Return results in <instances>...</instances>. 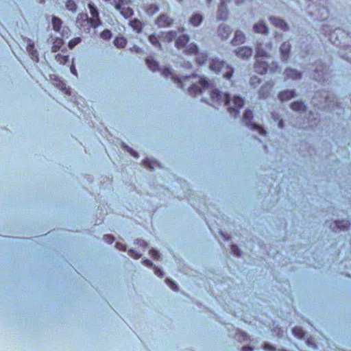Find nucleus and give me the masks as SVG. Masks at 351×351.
Returning <instances> with one entry per match:
<instances>
[{
  "mask_svg": "<svg viewBox=\"0 0 351 351\" xmlns=\"http://www.w3.org/2000/svg\"><path fill=\"white\" fill-rule=\"evenodd\" d=\"M165 77L171 76V80L183 89H187L191 95H197L200 93H207L210 95L212 104H224L228 106V112L236 117L239 110L244 104L243 99L239 96H234L231 99L229 94L223 93L215 88L210 82L205 78L193 74L182 77L174 75L169 69H165L162 71Z\"/></svg>",
  "mask_w": 351,
  "mask_h": 351,
  "instance_id": "obj_1",
  "label": "nucleus"
},
{
  "mask_svg": "<svg viewBox=\"0 0 351 351\" xmlns=\"http://www.w3.org/2000/svg\"><path fill=\"white\" fill-rule=\"evenodd\" d=\"M208 67L211 71L221 75L227 80H230L234 73L232 66L217 58H211L208 60Z\"/></svg>",
  "mask_w": 351,
  "mask_h": 351,
  "instance_id": "obj_2",
  "label": "nucleus"
},
{
  "mask_svg": "<svg viewBox=\"0 0 351 351\" xmlns=\"http://www.w3.org/2000/svg\"><path fill=\"white\" fill-rule=\"evenodd\" d=\"M114 6V9L125 18L129 19L134 14L133 10L130 7V0H104Z\"/></svg>",
  "mask_w": 351,
  "mask_h": 351,
  "instance_id": "obj_3",
  "label": "nucleus"
},
{
  "mask_svg": "<svg viewBox=\"0 0 351 351\" xmlns=\"http://www.w3.org/2000/svg\"><path fill=\"white\" fill-rule=\"evenodd\" d=\"M76 24L80 29L86 33H89L91 27H94L93 25L92 20L88 18L86 14L83 13H80L77 15Z\"/></svg>",
  "mask_w": 351,
  "mask_h": 351,
  "instance_id": "obj_4",
  "label": "nucleus"
},
{
  "mask_svg": "<svg viewBox=\"0 0 351 351\" xmlns=\"http://www.w3.org/2000/svg\"><path fill=\"white\" fill-rule=\"evenodd\" d=\"M271 47L270 43L266 44L258 43L256 47V58H269V51L271 50Z\"/></svg>",
  "mask_w": 351,
  "mask_h": 351,
  "instance_id": "obj_5",
  "label": "nucleus"
},
{
  "mask_svg": "<svg viewBox=\"0 0 351 351\" xmlns=\"http://www.w3.org/2000/svg\"><path fill=\"white\" fill-rule=\"evenodd\" d=\"M252 117H253L252 112L250 110H245V112L243 114V121L247 126H250L251 130H257L260 134H262V135L265 134L266 131L262 127H261L256 124H254V123H251Z\"/></svg>",
  "mask_w": 351,
  "mask_h": 351,
  "instance_id": "obj_6",
  "label": "nucleus"
},
{
  "mask_svg": "<svg viewBox=\"0 0 351 351\" xmlns=\"http://www.w3.org/2000/svg\"><path fill=\"white\" fill-rule=\"evenodd\" d=\"M88 7L91 14L90 19L92 20L93 25L94 28L99 27L101 25V21L99 19V14L97 8L93 3H89Z\"/></svg>",
  "mask_w": 351,
  "mask_h": 351,
  "instance_id": "obj_7",
  "label": "nucleus"
},
{
  "mask_svg": "<svg viewBox=\"0 0 351 351\" xmlns=\"http://www.w3.org/2000/svg\"><path fill=\"white\" fill-rule=\"evenodd\" d=\"M230 0H220V4L219 5L217 17L219 20H226L228 16V8H227V3L229 2Z\"/></svg>",
  "mask_w": 351,
  "mask_h": 351,
  "instance_id": "obj_8",
  "label": "nucleus"
},
{
  "mask_svg": "<svg viewBox=\"0 0 351 351\" xmlns=\"http://www.w3.org/2000/svg\"><path fill=\"white\" fill-rule=\"evenodd\" d=\"M319 97V94H316L315 96L313 97V102L315 104H317L316 103L317 99ZM320 97L324 100V102L326 104L328 108H330V106L332 104H335V97L333 95H329L328 92L324 91L320 94Z\"/></svg>",
  "mask_w": 351,
  "mask_h": 351,
  "instance_id": "obj_9",
  "label": "nucleus"
},
{
  "mask_svg": "<svg viewBox=\"0 0 351 351\" xmlns=\"http://www.w3.org/2000/svg\"><path fill=\"white\" fill-rule=\"evenodd\" d=\"M173 19L165 14H160L156 20V24L160 27H169L173 24Z\"/></svg>",
  "mask_w": 351,
  "mask_h": 351,
  "instance_id": "obj_10",
  "label": "nucleus"
},
{
  "mask_svg": "<svg viewBox=\"0 0 351 351\" xmlns=\"http://www.w3.org/2000/svg\"><path fill=\"white\" fill-rule=\"evenodd\" d=\"M235 53L237 57L247 59L252 56V49L248 47H241L236 49Z\"/></svg>",
  "mask_w": 351,
  "mask_h": 351,
  "instance_id": "obj_11",
  "label": "nucleus"
},
{
  "mask_svg": "<svg viewBox=\"0 0 351 351\" xmlns=\"http://www.w3.org/2000/svg\"><path fill=\"white\" fill-rule=\"evenodd\" d=\"M290 50L291 45L288 42H285L281 45L280 51L282 62H287L289 59Z\"/></svg>",
  "mask_w": 351,
  "mask_h": 351,
  "instance_id": "obj_12",
  "label": "nucleus"
},
{
  "mask_svg": "<svg viewBox=\"0 0 351 351\" xmlns=\"http://www.w3.org/2000/svg\"><path fill=\"white\" fill-rule=\"evenodd\" d=\"M268 63L266 61L262 60L261 58H256V62L254 66L256 72L259 74L263 75L267 73Z\"/></svg>",
  "mask_w": 351,
  "mask_h": 351,
  "instance_id": "obj_13",
  "label": "nucleus"
},
{
  "mask_svg": "<svg viewBox=\"0 0 351 351\" xmlns=\"http://www.w3.org/2000/svg\"><path fill=\"white\" fill-rule=\"evenodd\" d=\"M269 20L272 25L282 30L286 31L289 29L288 25L280 18L270 16Z\"/></svg>",
  "mask_w": 351,
  "mask_h": 351,
  "instance_id": "obj_14",
  "label": "nucleus"
},
{
  "mask_svg": "<svg viewBox=\"0 0 351 351\" xmlns=\"http://www.w3.org/2000/svg\"><path fill=\"white\" fill-rule=\"evenodd\" d=\"M285 79L298 80L300 79L302 73L295 69L287 68L285 72Z\"/></svg>",
  "mask_w": 351,
  "mask_h": 351,
  "instance_id": "obj_15",
  "label": "nucleus"
},
{
  "mask_svg": "<svg viewBox=\"0 0 351 351\" xmlns=\"http://www.w3.org/2000/svg\"><path fill=\"white\" fill-rule=\"evenodd\" d=\"M274 86V82H268L261 86L259 90V96L262 98H266L269 95L271 90Z\"/></svg>",
  "mask_w": 351,
  "mask_h": 351,
  "instance_id": "obj_16",
  "label": "nucleus"
},
{
  "mask_svg": "<svg viewBox=\"0 0 351 351\" xmlns=\"http://www.w3.org/2000/svg\"><path fill=\"white\" fill-rule=\"evenodd\" d=\"M295 95L296 94L294 90H286L278 94V99L281 101H286L295 97Z\"/></svg>",
  "mask_w": 351,
  "mask_h": 351,
  "instance_id": "obj_17",
  "label": "nucleus"
},
{
  "mask_svg": "<svg viewBox=\"0 0 351 351\" xmlns=\"http://www.w3.org/2000/svg\"><path fill=\"white\" fill-rule=\"evenodd\" d=\"M253 30L258 34H267L268 33V27L263 21H260L254 24L253 26Z\"/></svg>",
  "mask_w": 351,
  "mask_h": 351,
  "instance_id": "obj_18",
  "label": "nucleus"
},
{
  "mask_svg": "<svg viewBox=\"0 0 351 351\" xmlns=\"http://www.w3.org/2000/svg\"><path fill=\"white\" fill-rule=\"evenodd\" d=\"M219 34L221 36L222 39H228L231 34V29L229 26L226 25H221L219 26L218 29Z\"/></svg>",
  "mask_w": 351,
  "mask_h": 351,
  "instance_id": "obj_19",
  "label": "nucleus"
},
{
  "mask_svg": "<svg viewBox=\"0 0 351 351\" xmlns=\"http://www.w3.org/2000/svg\"><path fill=\"white\" fill-rule=\"evenodd\" d=\"M245 36L243 32L241 30H237L234 34V37L232 40V43L234 45L242 44L245 42Z\"/></svg>",
  "mask_w": 351,
  "mask_h": 351,
  "instance_id": "obj_20",
  "label": "nucleus"
},
{
  "mask_svg": "<svg viewBox=\"0 0 351 351\" xmlns=\"http://www.w3.org/2000/svg\"><path fill=\"white\" fill-rule=\"evenodd\" d=\"M189 40V36L186 34H183L178 38L176 40V47L178 49L184 47Z\"/></svg>",
  "mask_w": 351,
  "mask_h": 351,
  "instance_id": "obj_21",
  "label": "nucleus"
},
{
  "mask_svg": "<svg viewBox=\"0 0 351 351\" xmlns=\"http://www.w3.org/2000/svg\"><path fill=\"white\" fill-rule=\"evenodd\" d=\"M350 223L349 221L347 220H342V221H335L334 222V224L331 226V228L332 230H335V228L339 229L340 230H343L346 228H347L348 226H350Z\"/></svg>",
  "mask_w": 351,
  "mask_h": 351,
  "instance_id": "obj_22",
  "label": "nucleus"
},
{
  "mask_svg": "<svg viewBox=\"0 0 351 351\" xmlns=\"http://www.w3.org/2000/svg\"><path fill=\"white\" fill-rule=\"evenodd\" d=\"M326 67L324 66L322 64H320V69H318L317 67L315 69V75L314 78L317 81H321L322 79L324 80L326 72Z\"/></svg>",
  "mask_w": 351,
  "mask_h": 351,
  "instance_id": "obj_23",
  "label": "nucleus"
},
{
  "mask_svg": "<svg viewBox=\"0 0 351 351\" xmlns=\"http://www.w3.org/2000/svg\"><path fill=\"white\" fill-rule=\"evenodd\" d=\"M291 108L296 112H303L306 110V106L302 101H295L291 104Z\"/></svg>",
  "mask_w": 351,
  "mask_h": 351,
  "instance_id": "obj_24",
  "label": "nucleus"
},
{
  "mask_svg": "<svg viewBox=\"0 0 351 351\" xmlns=\"http://www.w3.org/2000/svg\"><path fill=\"white\" fill-rule=\"evenodd\" d=\"M202 19L203 18L201 14H195L191 16L189 21L192 25L194 27H197L201 24Z\"/></svg>",
  "mask_w": 351,
  "mask_h": 351,
  "instance_id": "obj_25",
  "label": "nucleus"
},
{
  "mask_svg": "<svg viewBox=\"0 0 351 351\" xmlns=\"http://www.w3.org/2000/svg\"><path fill=\"white\" fill-rule=\"evenodd\" d=\"M62 24V21L57 17L53 16L52 18V25L54 31L59 32L60 31L61 27Z\"/></svg>",
  "mask_w": 351,
  "mask_h": 351,
  "instance_id": "obj_26",
  "label": "nucleus"
},
{
  "mask_svg": "<svg viewBox=\"0 0 351 351\" xmlns=\"http://www.w3.org/2000/svg\"><path fill=\"white\" fill-rule=\"evenodd\" d=\"M130 25L132 27V29L134 31H136V32L139 33L141 32L143 25H142L141 22L139 20H138L136 19L132 20L130 22Z\"/></svg>",
  "mask_w": 351,
  "mask_h": 351,
  "instance_id": "obj_27",
  "label": "nucleus"
},
{
  "mask_svg": "<svg viewBox=\"0 0 351 351\" xmlns=\"http://www.w3.org/2000/svg\"><path fill=\"white\" fill-rule=\"evenodd\" d=\"M177 36V32L176 31H169L167 33L162 34V38L164 40L167 42H171L174 40Z\"/></svg>",
  "mask_w": 351,
  "mask_h": 351,
  "instance_id": "obj_28",
  "label": "nucleus"
},
{
  "mask_svg": "<svg viewBox=\"0 0 351 351\" xmlns=\"http://www.w3.org/2000/svg\"><path fill=\"white\" fill-rule=\"evenodd\" d=\"M146 63L149 69H151L152 71H156L158 68V62H156L152 57H149L146 59Z\"/></svg>",
  "mask_w": 351,
  "mask_h": 351,
  "instance_id": "obj_29",
  "label": "nucleus"
},
{
  "mask_svg": "<svg viewBox=\"0 0 351 351\" xmlns=\"http://www.w3.org/2000/svg\"><path fill=\"white\" fill-rule=\"evenodd\" d=\"M126 39L123 37H117L114 40V45L118 48H123L126 45Z\"/></svg>",
  "mask_w": 351,
  "mask_h": 351,
  "instance_id": "obj_30",
  "label": "nucleus"
},
{
  "mask_svg": "<svg viewBox=\"0 0 351 351\" xmlns=\"http://www.w3.org/2000/svg\"><path fill=\"white\" fill-rule=\"evenodd\" d=\"M207 60V55L204 53H197L196 62L199 65H203Z\"/></svg>",
  "mask_w": 351,
  "mask_h": 351,
  "instance_id": "obj_31",
  "label": "nucleus"
},
{
  "mask_svg": "<svg viewBox=\"0 0 351 351\" xmlns=\"http://www.w3.org/2000/svg\"><path fill=\"white\" fill-rule=\"evenodd\" d=\"M280 67H279L278 64H277V62H272L270 64L268 63L267 72L273 73H275L277 71L280 72Z\"/></svg>",
  "mask_w": 351,
  "mask_h": 351,
  "instance_id": "obj_32",
  "label": "nucleus"
},
{
  "mask_svg": "<svg viewBox=\"0 0 351 351\" xmlns=\"http://www.w3.org/2000/svg\"><path fill=\"white\" fill-rule=\"evenodd\" d=\"M62 44H63V41L61 38H56V40H54V42L53 43L52 47H51L52 51L56 52L58 50L60 49V48L61 47Z\"/></svg>",
  "mask_w": 351,
  "mask_h": 351,
  "instance_id": "obj_33",
  "label": "nucleus"
},
{
  "mask_svg": "<svg viewBox=\"0 0 351 351\" xmlns=\"http://www.w3.org/2000/svg\"><path fill=\"white\" fill-rule=\"evenodd\" d=\"M158 10H159V8L157 5L151 4L147 8L146 12L148 15H154L157 12H158Z\"/></svg>",
  "mask_w": 351,
  "mask_h": 351,
  "instance_id": "obj_34",
  "label": "nucleus"
},
{
  "mask_svg": "<svg viewBox=\"0 0 351 351\" xmlns=\"http://www.w3.org/2000/svg\"><path fill=\"white\" fill-rule=\"evenodd\" d=\"M186 52L189 54H193L198 53L197 46L194 43H190L186 49Z\"/></svg>",
  "mask_w": 351,
  "mask_h": 351,
  "instance_id": "obj_35",
  "label": "nucleus"
},
{
  "mask_svg": "<svg viewBox=\"0 0 351 351\" xmlns=\"http://www.w3.org/2000/svg\"><path fill=\"white\" fill-rule=\"evenodd\" d=\"M66 8L72 12L77 11V5L73 0H67L66 2Z\"/></svg>",
  "mask_w": 351,
  "mask_h": 351,
  "instance_id": "obj_36",
  "label": "nucleus"
},
{
  "mask_svg": "<svg viewBox=\"0 0 351 351\" xmlns=\"http://www.w3.org/2000/svg\"><path fill=\"white\" fill-rule=\"evenodd\" d=\"M56 60L61 64H66L69 60V56L62 55L58 53L56 56Z\"/></svg>",
  "mask_w": 351,
  "mask_h": 351,
  "instance_id": "obj_37",
  "label": "nucleus"
},
{
  "mask_svg": "<svg viewBox=\"0 0 351 351\" xmlns=\"http://www.w3.org/2000/svg\"><path fill=\"white\" fill-rule=\"evenodd\" d=\"M293 334L299 339H302L304 337V332L300 327L293 328Z\"/></svg>",
  "mask_w": 351,
  "mask_h": 351,
  "instance_id": "obj_38",
  "label": "nucleus"
},
{
  "mask_svg": "<svg viewBox=\"0 0 351 351\" xmlns=\"http://www.w3.org/2000/svg\"><path fill=\"white\" fill-rule=\"evenodd\" d=\"M149 42L155 47H160V44L159 43L158 37L156 35H150L149 36Z\"/></svg>",
  "mask_w": 351,
  "mask_h": 351,
  "instance_id": "obj_39",
  "label": "nucleus"
},
{
  "mask_svg": "<svg viewBox=\"0 0 351 351\" xmlns=\"http://www.w3.org/2000/svg\"><path fill=\"white\" fill-rule=\"evenodd\" d=\"M81 42V38L77 37L71 40L69 42L68 46L70 49H73L75 45H78Z\"/></svg>",
  "mask_w": 351,
  "mask_h": 351,
  "instance_id": "obj_40",
  "label": "nucleus"
},
{
  "mask_svg": "<svg viewBox=\"0 0 351 351\" xmlns=\"http://www.w3.org/2000/svg\"><path fill=\"white\" fill-rule=\"evenodd\" d=\"M111 32L108 29L104 30L100 34L101 38L104 40H109L111 38Z\"/></svg>",
  "mask_w": 351,
  "mask_h": 351,
  "instance_id": "obj_41",
  "label": "nucleus"
},
{
  "mask_svg": "<svg viewBox=\"0 0 351 351\" xmlns=\"http://www.w3.org/2000/svg\"><path fill=\"white\" fill-rule=\"evenodd\" d=\"M34 49L35 48L34 42L31 39L28 38L27 40V51L29 52Z\"/></svg>",
  "mask_w": 351,
  "mask_h": 351,
  "instance_id": "obj_42",
  "label": "nucleus"
},
{
  "mask_svg": "<svg viewBox=\"0 0 351 351\" xmlns=\"http://www.w3.org/2000/svg\"><path fill=\"white\" fill-rule=\"evenodd\" d=\"M129 254L130 256H132V258H134L135 259H138L141 256V254H139L138 252H136L134 250H130Z\"/></svg>",
  "mask_w": 351,
  "mask_h": 351,
  "instance_id": "obj_43",
  "label": "nucleus"
},
{
  "mask_svg": "<svg viewBox=\"0 0 351 351\" xmlns=\"http://www.w3.org/2000/svg\"><path fill=\"white\" fill-rule=\"evenodd\" d=\"M167 282L168 284V285L171 287V289L173 291H177L178 290V287H177V285L172 280H169V279H167Z\"/></svg>",
  "mask_w": 351,
  "mask_h": 351,
  "instance_id": "obj_44",
  "label": "nucleus"
},
{
  "mask_svg": "<svg viewBox=\"0 0 351 351\" xmlns=\"http://www.w3.org/2000/svg\"><path fill=\"white\" fill-rule=\"evenodd\" d=\"M150 254H151L152 256L154 259L158 260V259H159V258H160V253H159L157 250H154V249H152V250H150Z\"/></svg>",
  "mask_w": 351,
  "mask_h": 351,
  "instance_id": "obj_45",
  "label": "nucleus"
},
{
  "mask_svg": "<svg viewBox=\"0 0 351 351\" xmlns=\"http://www.w3.org/2000/svg\"><path fill=\"white\" fill-rule=\"evenodd\" d=\"M231 251L234 255L240 256V250L237 245H232L231 246Z\"/></svg>",
  "mask_w": 351,
  "mask_h": 351,
  "instance_id": "obj_46",
  "label": "nucleus"
},
{
  "mask_svg": "<svg viewBox=\"0 0 351 351\" xmlns=\"http://www.w3.org/2000/svg\"><path fill=\"white\" fill-rule=\"evenodd\" d=\"M123 146L127 149V150L135 158H138V154L132 150L130 147L125 145H123Z\"/></svg>",
  "mask_w": 351,
  "mask_h": 351,
  "instance_id": "obj_47",
  "label": "nucleus"
},
{
  "mask_svg": "<svg viewBox=\"0 0 351 351\" xmlns=\"http://www.w3.org/2000/svg\"><path fill=\"white\" fill-rule=\"evenodd\" d=\"M104 239L105 241L108 243H112L114 241V238L110 235H104Z\"/></svg>",
  "mask_w": 351,
  "mask_h": 351,
  "instance_id": "obj_48",
  "label": "nucleus"
},
{
  "mask_svg": "<svg viewBox=\"0 0 351 351\" xmlns=\"http://www.w3.org/2000/svg\"><path fill=\"white\" fill-rule=\"evenodd\" d=\"M250 83L252 85L255 86L256 84L260 83V80L256 77H251Z\"/></svg>",
  "mask_w": 351,
  "mask_h": 351,
  "instance_id": "obj_49",
  "label": "nucleus"
},
{
  "mask_svg": "<svg viewBox=\"0 0 351 351\" xmlns=\"http://www.w3.org/2000/svg\"><path fill=\"white\" fill-rule=\"evenodd\" d=\"M29 53L31 55L32 59H34V58H36L37 60L38 59V52L36 49H34L32 51H29Z\"/></svg>",
  "mask_w": 351,
  "mask_h": 351,
  "instance_id": "obj_50",
  "label": "nucleus"
},
{
  "mask_svg": "<svg viewBox=\"0 0 351 351\" xmlns=\"http://www.w3.org/2000/svg\"><path fill=\"white\" fill-rule=\"evenodd\" d=\"M264 349L265 350H267V351H273V350H274V347L271 346V345L268 344V343H265Z\"/></svg>",
  "mask_w": 351,
  "mask_h": 351,
  "instance_id": "obj_51",
  "label": "nucleus"
},
{
  "mask_svg": "<svg viewBox=\"0 0 351 351\" xmlns=\"http://www.w3.org/2000/svg\"><path fill=\"white\" fill-rule=\"evenodd\" d=\"M137 243L140 245V246H142L143 247H147V243L143 241V240H138L137 241Z\"/></svg>",
  "mask_w": 351,
  "mask_h": 351,
  "instance_id": "obj_52",
  "label": "nucleus"
},
{
  "mask_svg": "<svg viewBox=\"0 0 351 351\" xmlns=\"http://www.w3.org/2000/svg\"><path fill=\"white\" fill-rule=\"evenodd\" d=\"M154 272H155V274L159 277L163 276V272L158 268H155Z\"/></svg>",
  "mask_w": 351,
  "mask_h": 351,
  "instance_id": "obj_53",
  "label": "nucleus"
},
{
  "mask_svg": "<svg viewBox=\"0 0 351 351\" xmlns=\"http://www.w3.org/2000/svg\"><path fill=\"white\" fill-rule=\"evenodd\" d=\"M116 246L119 249V250H125L126 247L124 245L121 244V243H117L116 244Z\"/></svg>",
  "mask_w": 351,
  "mask_h": 351,
  "instance_id": "obj_54",
  "label": "nucleus"
},
{
  "mask_svg": "<svg viewBox=\"0 0 351 351\" xmlns=\"http://www.w3.org/2000/svg\"><path fill=\"white\" fill-rule=\"evenodd\" d=\"M144 264L147 267H152L153 265V263H152V261L149 260H147V259L144 261Z\"/></svg>",
  "mask_w": 351,
  "mask_h": 351,
  "instance_id": "obj_55",
  "label": "nucleus"
},
{
  "mask_svg": "<svg viewBox=\"0 0 351 351\" xmlns=\"http://www.w3.org/2000/svg\"><path fill=\"white\" fill-rule=\"evenodd\" d=\"M278 127L280 128H283V121L282 119H280L279 121H278Z\"/></svg>",
  "mask_w": 351,
  "mask_h": 351,
  "instance_id": "obj_56",
  "label": "nucleus"
},
{
  "mask_svg": "<svg viewBox=\"0 0 351 351\" xmlns=\"http://www.w3.org/2000/svg\"><path fill=\"white\" fill-rule=\"evenodd\" d=\"M243 351H252V349L250 347H243Z\"/></svg>",
  "mask_w": 351,
  "mask_h": 351,
  "instance_id": "obj_57",
  "label": "nucleus"
},
{
  "mask_svg": "<svg viewBox=\"0 0 351 351\" xmlns=\"http://www.w3.org/2000/svg\"><path fill=\"white\" fill-rule=\"evenodd\" d=\"M271 117L272 118L275 120V121H277L278 119V117H277V115L275 114V113H272L271 114Z\"/></svg>",
  "mask_w": 351,
  "mask_h": 351,
  "instance_id": "obj_58",
  "label": "nucleus"
},
{
  "mask_svg": "<svg viewBox=\"0 0 351 351\" xmlns=\"http://www.w3.org/2000/svg\"><path fill=\"white\" fill-rule=\"evenodd\" d=\"M244 1V0H235V2L237 5H240L241 3H243Z\"/></svg>",
  "mask_w": 351,
  "mask_h": 351,
  "instance_id": "obj_59",
  "label": "nucleus"
},
{
  "mask_svg": "<svg viewBox=\"0 0 351 351\" xmlns=\"http://www.w3.org/2000/svg\"><path fill=\"white\" fill-rule=\"evenodd\" d=\"M178 30H179L180 32H184L185 29H184V27H181V28H179Z\"/></svg>",
  "mask_w": 351,
  "mask_h": 351,
  "instance_id": "obj_60",
  "label": "nucleus"
},
{
  "mask_svg": "<svg viewBox=\"0 0 351 351\" xmlns=\"http://www.w3.org/2000/svg\"><path fill=\"white\" fill-rule=\"evenodd\" d=\"M213 0H206L208 4L210 5Z\"/></svg>",
  "mask_w": 351,
  "mask_h": 351,
  "instance_id": "obj_61",
  "label": "nucleus"
},
{
  "mask_svg": "<svg viewBox=\"0 0 351 351\" xmlns=\"http://www.w3.org/2000/svg\"><path fill=\"white\" fill-rule=\"evenodd\" d=\"M71 72H72L73 73L75 74V69H72V68H71Z\"/></svg>",
  "mask_w": 351,
  "mask_h": 351,
  "instance_id": "obj_62",
  "label": "nucleus"
},
{
  "mask_svg": "<svg viewBox=\"0 0 351 351\" xmlns=\"http://www.w3.org/2000/svg\"><path fill=\"white\" fill-rule=\"evenodd\" d=\"M346 58L347 60L351 61V56H348Z\"/></svg>",
  "mask_w": 351,
  "mask_h": 351,
  "instance_id": "obj_63",
  "label": "nucleus"
}]
</instances>
